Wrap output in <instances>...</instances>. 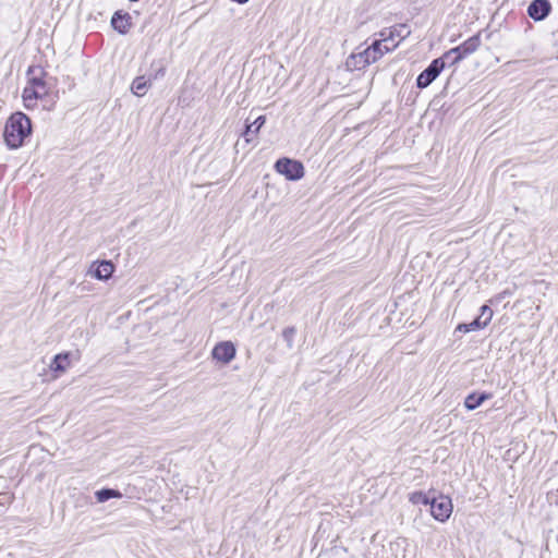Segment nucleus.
<instances>
[{
    "label": "nucleus",
    "instance_id": "8",
    "mask_svg": "<svg viewBox=\"0 0 558 558\" xmlns=\"http://www.w3.org/2000/svg\"><path fill=\"white\" fill-rule=\"evenodd\" d=\"M411 34L410 28L405 24H399L390 28H386L380 32V37H383V41L395 44V39L398 38V44L407 38Z\"/></svg>",
    "mask_w": 558,
    "mask_h": 558
},
{
    "label": "nucleus",
    "instance_id": "7",
    "mask_svg": "<svg viewBox=\"0 0 558 558\" xmlns=\"http://www.w3.org/2000/svg\"><path fill=\"white\" fill-rule=\"evenodd\" d=\"M28 83L37 90V93L41 94L43 97L47 96L49 93V87L44 80L46 75L41 68L31 66L27 71Z\"/></svg>",
    "mask_w": 558,
    "mask_h": 558
},
{
    "label": "nucleus",
    "instance_id": "25",
    "mask_svg": "<svg viewBox=\"0 0 558 558\" xmlns=\"http://www.w3.org/2000/svg\"><path fill=\"white\" fill-rule=\"evenodd\" d=\"M457 330L459 331H463V332H469L470 329L468 327V324H460L458 327H457Z\"/></svg>",
    "mask_w": 558,
    "mask_h": 558
},
{
    "label": "nucleus",
    "instance_id": "15",
    "mask_svg": "<svg viewBox=\"0 0 558 558\" xmlns=\"http://www.w3.org/2000/svg\"><path fill=\"white\" fill-rule=\"evenodd\" d=\"M149 85L150 80H147L145 76H137L132 82L131 90L134 95L142 97L146 94Z\"/></svg>",
    "mask_w": 558,
    "mask_h": 558
},
{
    "label": "nucleus",
    "instance_id": "20",
    "mask_svg": "<svg viewBox=\"0 0 558 558\" xmlns=\"http://www.w3.org/2000/svg\"><path fill=\"white\" fill-rule=\"evenodd\" d=\"M409 500L413 505H418V504L429 505L432 498L429 496H427L426 494H424L423 492H414L410 495Z\"/></svg>",
    "mask_w": 558,
    "mask_h": 558
},
{
    "label": "nucleus",
    "instance_id": "4",
    "mask_svg": "<svg viewBox=\"0 0 558 558\" xmlns=\"http://www.w3.org/2000/svg\"><path fill=\"white\" fill-rule=\"evenodd\" d=\"M430 513L433 518L439 522H446L452 513V502L447 496L432 497Z\"/></svg>",
    "mask_w": 558,
    "mask_h": 558
},
{
    "label": "nucleus",
    "instance_id": "27",
    "mask_svg": "<svg viewBox=\"0 0 558 558\" xmlns=\"http://www.w3.org/2000/svg\"><path fill=\"white\" fill-rule=\"evenodd\" d=\"M158 74L163 75V70H159Z\"/></svg>",
    "mask_w": 558,
    "mask_h": 558
},
{
    "label": "nucleus",
    "instance_id": "11",
    "mask_svg": "<svg viewBox=\"0 0 558 558\" xmlns=\"http://www.w3.org/2000/svg\"><path fill=\"white\" fill-rule=\"evenodd\" d=\"M490 398H492V395L487 393V392H482L480 395L472 392L465 397L464 407L469 411H473V410L477 409L483 402H485L486 400H488Z\"/></svg>",
    "mask_w": 558,
    "mask_h": 558
},
{
    "label": "nucleus",
    "instance_id": "3",
    "mask_svg": "<svg viewBox=\"0 0 558 558\" xmlns=\"http://www.w3.org/2000/svg\"><path fill=\"white\" fill-rule=\"evenodd\" d=\"M275 169L291 181H298L304 177L302 162L287 157L278 159L275 163Z\"/></svg>",
    "mask_w": 558,
    "mask_h": 558
},
{
    "label": "nucleus",
    "instance_id": "14",
    "mask_svg": "<svg viewBox=\"0 0 558 558\" xmlns=\"http://www.w3.org/2000/svg\"><path fill=\"white\" fill-rule=\"evenodd\" d=\"M265 121L266 118L264 116H259L255 119L254 122L246 125L245 131L243 133L246 143H250L252 141V135H256L259 132L260 128L265 124Z\"/></svg>",
    "mask_w": 558,
    "mask_h": 558
},
{
    "label": "nucleus",
    "instance_id": "16",
    "mask_svg": "<svg viewBox=\"0 0 558 558\" xmlns=\"http://www.w3.org/2000/svg\"><path fill=\"white\" fill-rule=\"evenodd\" d=\"M345 65L350 70H361L367 66V60L364 57L363 52L351 54L345 62Z\"/></svg>",
    "mask_w": 558,
    "mask_h": 558
},
{
    "label": "nucleus",
    "instance_id": "10",
    "mask_svg": "<svg viewBox=\"0 0 558 558\" xmlns=\"http://www.w3.org/2000/svg\"><path fill=\"white\" fill-rule=\"evenodd\" d=\"M111 25L120 34H126L132 25L130 14L116 12L111 19Z\"/></svg>",
    "mask_w": 558,
    "mask_h": 558
},
{
    "label": "nucleus",
    "instance_id": "19",
    "mask_svg": "<svg viewBox=\"0 0 558 558\" xmlns=\"http://www.w3.org/2000/svg\"><path fill=\"white\" fill-rule=\"evenodd\" d=\"M398 47V43L391 44L390 46L388 43H385L381 40H376L374 44L369 47L372 50H375L376 52L380 53V58L384 53L389 52Z\"/></svg>",
    "mask_w": 558,
    "mask_h": 558
},
{
    "label": "nucleus",
    "instance_id": "13",
    "mask_svg": "<svg viewBox=\"0 0 558 558\" xmlns=\"http://www.w3.org/2000/svg\"><path fill=\"white\" fill-rule=\"evenodd\" d=\"M23 101L26 108H34L38 99L44 98L41 94L37 93V90L32 86V84L27 83L23 90Z\"/></svg>",
    "mask_w": 558,
    "mask_h": 558
},
{
    "label": "nucleus",
    "instance_id": "5",
    "mask_svg": "<svg viewBox=\"0 0 558 558\" xmlns=\"http://www.w3.org/2000/svg\"><path fill=\"white\" fill-rule=\"evenodd\" d=\"M445 65L446 61L442 57L433 60L430 64L417 76V87L425 88L430 85L444 70Z\"/></svg>",
    "mask_w": 558,
    "mask_h": 558
},
{
    "label": "nucleus",
    "instance_id": "24",
    "mask_svg": "<svg viewBox=\"0 0 558 558\" xmlns=\"http://www.w3.org/2000/svg\"><path fill=\"white\" fill-rule=\"evenodd\" d=\"M486 326H487V324L485 322H483L481 319V317H477L473 322L468 324V327H469L470 331L482 329V328H484Z\"/></svg>",
    "mask_w": 558,
    "mask_h": 558
},
{
    "label": "nucleus",
    "instance_id": "6",
    "mask_svg": "<svg viewBox=\"0 0 558 558\" xmlns=\"http://www.w3.org/2000/svg\"><path fill=\"white\" fill-rule=\"evenodd\" d=\"M235 352V347L231 341H222L214 347L211 355L215 360L228 364L234 359Z\"/></svg>",
    "mask_w": 558,
    "mask_h": 558
},
{
    "label": "nucleus",
    "instance_id": "22",
    "mask_svg": "<svg viewBox=\"0 0 558 558\" xmlns=\"http://www.w3.org/2000/svg\"><path fill=\"white\" fill-rule=\"evenodd\" d=\"M367 60V64L376 62L380 58V53L372 50L369 47L362 51Z\"/></svg>",
    "mask_w": 558,
    "mask_h": 558
},
{
    "label": "nucleus",
    "instance_id": "17",
    "mask_svg": "<svg viewBox=\"0 0 558 558\" xmlns=\"http://www.w3.org/2000/svg\"><path fill=\"white\" fill-rule=\"evenodd\" d=\"M98 502H105L111 498H121L122 494L119 490L112 488H102L95 493Z\"/></svg>",
    "mask_w": 558,
    "mask_h": 558
},
{
    "label": "nucleus",
    "instance_id": "2",
    "mask_svg": "<svg viewBox=\"0 0 558 558\" xmlns=\"http://www.w3.org/2000/svg\"><path fill=\"white\" fill-rule=\"evenodd\" d=\"M481 45V34L477 33L476 35L470 37L464 43H462L460 46L454 47L447 51L442 58L444 60H450L451 64H456L459 61H461L466 56L475 52Z\"/></svg>",
    "mask_w": 558,
    "mask_h": 558
},
{
    "label": "nucleus",
    "instance_id": "26",
    "mask_svg": "<svg viewBox=\"0 0 558 558\" xmlns=\"http://www.w3.org/2000/svg\"><path fill=\"white\" fill-rule=\"evenodd\" d=\"M457 330L459 331H463V332H469L470 329L468 327V324H460L458 327H457Z\"/></svg>",
    "mask_w": 558,
    "mask_h": 558
},
{
    "label": "nucleus",
    "instance_id": "23",
    "mask_svg": "<svg viewBox=\"0 0 558 558\" xmlns=\"http://www.w3.org/2000/svg\"><path fill=\"white\" fill-rule=\"evenodd\" d=\"M478 317H481V319L488 325V323L492 320V317H493L492 308L487 305H483L481 307V315Z\"/></svg>",
    "mask_w": 558,
    "mask_h": 558
},
{
    "label": "nucleus",
    "instance_id": "18",
    "mask_svg": "<svg viewBox=\"0 0 558 558\" xmlns=\"http://www.w3.org/2000/svg\"><path fill=\"white\" fill-rule=\"evenodd\" d=\"M69 366V354L60 353L57 354L50 365V367L56 372H64Z\"/></svg>",
    "mask_w": 558,
    "mask_h": 558
},
{
    "label": "nucleus",
    "instance_id": "21",
    "mask_svg": "<svg viewBox=\"0 0 558 558\" xmlns=\"http://www.w3.org/2000/svg\"><path fill=\"white\" fill-rule=\"evenodd\" d=\"M295 332L296 330L294 327H287L282 331V338L284 339L289 348H292L293 345V338L295 336Z\"/></svg>",
    "mask_w": 558,
    "mask_h": 558
},
{
    "label": "nucleus",
    "instance_id": "12",
    "mask_svg": "<svg viewBox=\"0 0 558 558\" xmlns=\"http://www.w3.org/2000/svg\"><path fill=\"white\" fill-rule=\"evenodd\" d=\"M113 270L114 266L110 260H102L97 264L93 275L99 280H108L112 276Z\"/></svg>",
    "mask_w": 558,
    "mask_h": 558
},
{
    "label": "nucleus",
    "instance_id": "9",
    "mask_svg": "<svg viewBox=\"0 0 558 558\" xmlns=\"http://www.w3.org/2000/svg\"><path fill=\"white\" fill-rule=\"evenodd\" d=\"M549 12L550 3L548 0H534L527 8V13L534 21L544 20Z\"/></svg>",
    "mask_w": 558,
    "mask_h": 558
},
{
    "label": "nucleus",
    "instance_id": "1",
    "mask_svg": "<svg viewBox=\"0 0 558 558\" xmlns=\"http://www.w3.org/2000/svg\"><path fill=\"white\" fill-rule=\"evenodd\" d=\"M32 133L31 119L23 112L13 113L4 126V141L9 148L16 149Z\"/></svg>",
    "mask_w": 558,
    "mask_h": 558
}]
</instances>
